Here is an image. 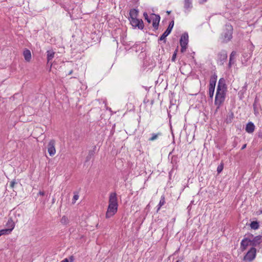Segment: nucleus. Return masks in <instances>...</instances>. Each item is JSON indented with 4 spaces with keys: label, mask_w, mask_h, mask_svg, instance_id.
Returning <instances> with one entry per match:
<instances>
[{
    "label": "nucleus",
    "mask_w": 262,
    "mask_h": 262,
    "mask_svg": "<svg viewBox=\"0 0 262 262\" xmlns=\"http://www.w3.org/2000/svg\"><path fill=\"white\" fill-rule=\"evenodd\" d=\"M259 214H262V210H259Z\"/></svg>",
    "instance_id": "44"
},
{
    "label": "nucleus",
    "mask_w": 262,
    "mask_h": 262,
    "mask_svg": "<svg viewBox=\"0 0 262 262\" xmlns=\"http://www.w3.org/2000/svg\"><path fill=\"white\" fill-rule=\"evenodd\" d=\"M74 195L73 196V202H72L73 204H74L75 203L76 201H77L79 198V195H78V192H74Z\"/></svg>",
    "instance_id": "29"
},
{
    "label": "nucleus",
    "mask_w": 262,
    "mask_h": 262,
    "mask_svg": "<svg viewBox=\"0 0 262 262\" xmlns=\"http://www.w3.org/2000/svg\"><path fill=\"white\" fill-rule=\"evenodd\" d=\"M96 149V146H94L93 147V149L89 151L88 155L86 157V162L89 161L91 160V159L93 157H94Z\"/></svg>",
    "instance_id": "21"
},
{
    "label": "nucleus",
    "mask_w": 262,
    "mask_h": 262,
    "mask_svg": "<svg viewBox=\"0 0 262 262\" xmlns=\"http://www.w3.org/2000/svg\"><path fill=\"white\" fill-rule=\"evenodd\" d=\"M60 262H69V259L65 258L63 260H61Z\"/></svg>",
    "instance_id": "39"
},
{
    "label": "nucleus",
    "mask_w": 262,
    "mask_h": 262,
    "mask_svg": "<svg viewBox=\"0 0 262 262\" xmlns=\"http://www.w3.org/2000/svg\"><path fill=\"white\" fill-rule=\"evenodd\" d=\"M23 55L25 58V59L29 62L30 61L31 59V53L29 50L25 49V50L23 52Z\"/></svg>",
    "instance_id": "20"
},
{
    "label": "nucleus",
    "mask_w": 262,
    "mask_h": 262,
    "mask_svg": "<svg viewBox=\"0 0 262 262\" xmlns=\"http://www.w3.org/2000/svg\"><path fill=\"white\" fill-rule=\"evenodd\" d=\"M250 227L254 230H256L259 228V225L257 221H253L250 223Z\"/></svg>",
    "instance_id": "25"
},
{
    "label": "nucleus",
    "mask_w": 262,
    "mask_h": 262,
    "mask_svg": "<svg viewBox=\"0 0 262 262\" xmlns=\"http://www.w3.org/2000/svg\"><path fill=\"white\" fill-rule=\"evenodd\" d=\"M143 16L145 18V19L147 21V22L148 23H150L151 21V19L149 17L148 15V14L147 12H144L143 13Z\"/></svg>",
    "instance_id": "27"
},
{
    "label": "nucleus",
    "mask_w": 262,
    "mask_h": 262,
    "mask_svg": "<svg viewBox=\"0 0 262 262\" xmlns=\"http://www.w3.org/2000/svg\"><path fill=\"white\" fill-rule=\"evenodd\" d=\"M16 183L15 182V180H13V181H12L11 182H10V187L11 188H13L14 187V185L15 184H16Z\"/></svg>",
    "instance_id": "34"
},
{
    "label": "nucleus",
    "mask_w": 262,
    "mask_h": 262,
    "mask_svg": "<svg viewBox=\"0 0 262 262\" xmlns=\"http://www.w3.org/2000/svg\"><path fill=\"white\" fill-rule=\"evenodd\" d=\"M177 52H178V49H176L172 55V56L171 58L172 61H175V60H176V58L177 57Z\"/></svg>",
    "instance_id": "32"
},
{
    "label": "nucleus",
    "mask_w": 262,
    "mask_h": 262,
    "mask_svg": "<svg viewBox=\"0 0 262 262\" xmlns=\"http://www.w3.org/2000/svg\"><path fill=\"white\" fill-rule=\"evenodd\" d=\"M234 113L231 111H229L228 115H227V117L225 120V122L227 124H230L232 123L234 119Z\"/></svg>",
    "instance_id": "19"
},
{
    "label": "nucleus",
    "mask_w": 262,
    "mask_h": 262,
    "mask_svg": "<svg viewBox=\"0 0 262 262\" xmlns=\"http://www.w3.org/2000/svg\"><path fill=\"white\" fill-rule=\"evenodd\" d=\"M255 125L252 122H248L246 126V131L248 133H252L254 132Z\"/></svg>",
    "instance_id": "18"
},
{
    "label": "nucleus",
    "mask_w": 262,
    "mask_h": 262,
    "mask_svg": "<svg viewBox=\"0 0 262 262\" xmlns=\"http://www.w3.org/2000/svg\"><path fill=\"white\" fill-rule=\"evenodd\" d=\"M68 217L64 215L61 217L60 222L62 224H66L68 223Z\"/></svg>",
    "instance_id": "30"
},
{
    "label": "nucleus",
    "mask_w": 262,
    "mask_h": 262,
    "mask_svg": "<svg viewBox=\"0 0 262 262\" xmlns=\"http://www.w3.org/2000/svg\"><path fill=\"white\" fill-rule=\"evenodd\" d=\"M249 236H250V237H253V235L252 234H250L249 235Z\"/></svg>",
    "instance_id": "45"
},
{
    "label": "nucleus",
    "mask_w": 262,
    "mask_h": 262,
    "mask_svg": "<svg viewBox=\"0 0 262 262\" xmlns=\"http://www.w3.org/2000/svg\"><path fill=\"white\" fill-rule=\"evenodd\" d=\"M38 194L40 195H45V192L44 191H40L38 193Z\"/></svg>",
    "instance_id": "38"
},
{
    "label": "nucleus",
    "mask_w": 262,
    "mask_h": 262,
    "mask_svg": "<svg viewBox=\"0 0 262 262\" xmlns=\"http://www.w3.org/2000/svg\"><path fill=\"white\" fill-rule=\"evenodd\" d=\"M249 242L250 246H252V247H256L262 242V236L260 235L256 236L252 239H250Z\"/></svg>",
    "instance_id": "10"
},
{
    "label": "nucleus",
    "mask_w": 262,
    "mask_h": 262,
    "mask_svg": "<svg viewBox=\"0 0 262 262\" xmlns=\"http://www.w3.org/2000/svg\"><path fill=\"white\" fill-rule=\"evenodd\" d=\"M7 226H8L10 228H11V224L7 222Z\"/></svg>",
    "instance_id": "41"
},
{
    "label": "nucleus",
    "mask_w": 262,
    "mask_h": 262,
    "mask_svg": "<svg viewBox=\"0 0 262 262\" xmlns=\"http://www.w3.org/2000/svg\"><path fill=\"white\" fill-rule=\"evenodd\" d=\"M236 54V52L234 51H233L231 52V53L230 55L229 61L233 62L232 60H233L234 57L235 56Z\"/></svg>",
    "instance_id": "31"
},
{
    "label": "nucleus",
    "mask_w": 262,
    "mask_h": 262,
    "mask_svg": "<svg viewBox=\"0 0 262 262\" xmlns=\"http://www.w3.org/2000/svg\"><path fill=\"white\" fill-rule=\"evenodd\" d=\"M247 146V144H245L243 145V146L241 148V149L243 150V149H244Z\"/></svg>",
    "instance_id": "40"
},
{
    "label": "nucleus",
    "mask_w": 262,
    "mask_h": 262,
    "mask_svg": "<svg viewBox=\"0 0 262 262\" xmlns=\"http://www.w3.org/2000/svg\"><path fill=\"white\" fill-rule=\"evenodd\" d=\"M180 46L181 47V52L182 53L185 52L186 51V50L187 48V45H180Z\"/></svg>",
    "instance_id": "33"
},
{
    "label": "nucleus",
    "mask_w": 262,
    "mask_h": 262,
    "mask_svg": "<svg viewBox=\"0 0 262 262\" xmlns=\"http://www.w3.org/2000/svg\"><path fill=\"white\" fill-rule=\"evenodd\" d=\"M139 14V11L136 9H132L129 11V20L132 19L133 18H137V16Z\"/></svg>",
    "instance_id": "17"
},
{
    "label": "nucleus",
    "mask_w": 262,
    "mask_h": 262,
    "mask_svg": "<svg viewBox=\"0 0 262 262\" xmlns=\"http://www.w3.org/2000/svg\"><path fill=\"white\" fill-rule=\"evenodd\" d=\"M233 63H234L233 62L229 61V63H228V68H230L231 67L232 64H233Z\"/></svg>",
    "instance_id": "37"
},
{
    "label": "nucleus",
    "mask_w": 262,
    "mask_h": 262,
    "mask_svg": "<svg viewBox=\"0 0 262 262\" xmlns=\"http://www.w3.org/2000/svg\"><path fill=\"white\" fill-rule=\"evenodd\" d=\"M192 58L194 59V61L195 63L196 64L195 60L194 59V57H193Z\"/></svg>",
    "instance_id": "46"
},
{
    "label": "nucleus",
    "mask_w": 262,
    "mask_h": 262,
    "mask_svg": "<svg viewBox=\"0 0 262 262\" xmlns=\"http://www.w3.org/2000/svg\"><path fill=\"white\" fill-rule=\"evenodd\" d=\"M174 26V20H172L169 24L167 29L158 39V42L163 41L164 43L166 42V37L170 34Z\"/></svg>",
    "instance_id": "4"
},
{
    "label": "nucleus",
    "mask_w": 262,
    "mask_h": 262,
    "mask_svg": "<svg viewBox=\"0 0 262 262\" xmlns=\"http://www.w3.org/2000/svg\"><path fill=\"white\" fill-rule=\"evenodd\" d=\"M151 15L155 16V18L152 19V27L155 30H157L158 29L159 23L160 21V16L159 14H156L155 13H152Z\"/></svg>",
    "instance_id": "12"
},
{
    "label": "nucleus",
    "mask_w": 262,
    "mask_h": 262,
    "mask_svg": "<svg viewBox=\"0 0 262 262\" xmlns=\"http://www.w3.org/2000/svg\"><path fill=\"white\" fill-rule=\"evenodd\" d=\"M55 54V52L52 50H48L47 52V64H50V67L52 66L51 61L54 58Z\"/></svg>",
    "instance_id": "13"
},
{
    "label": "nucleus",
    "mask_w": 262,
    "mask_h": 262,
    "mask_svg": "<svg viewBox=\"0 0 262 262\" xmlns=\"http://www.w3.org/2000/svg\"><path fill=\"white\" fill-rule=\"evenodd\" d=\"M248 86V84L247 82H245L244 86L243 87L242 91H244V92H245L247 90V88Z\"/></svg>",
    "instance_id": "36"
},
{
    "label": "nucleus",
    "mask_w": 262,
    "mask_h": 262,
    "mask_svg": "<svg viewBox=\"0 0 262 262\" xmlns=\"http://www.w3.org/2000/svg\"><path fill=\"white\" fill-rule=\"evenodd\" d=\"M258 137H260V138H262V135H258Z\"/></svg>",
    "instance_id": "47"
},
{
    "label": "nucleus",
    "mask_w": 262,
    "mask_h": 262,
    "mask_svg": "<svg viewBox=\"0 0 262 262\" xmlns=\"http://www.w3.org/2000/svg\"><path fill=\"white\" fill-rule=\"evenodd\" d=\"M233 27L230 24H226L225 28L221 35V42L223 43H226L230 41L232 38Z\"/></svg>",
    "instance_id": "2"
},
{
    "label": "nucleus",
    "mask_w": 262,
    "mask_h": 262,
    "mask_svg": "<svg viewBox=\"0 0 262 262\" xmlns=\"http://www.w3.org/2000/svg\"><path fill=\"white\" fill-rule=\"evenodd\" d=\"M188 43V34L187 32H185L181 35L180 44V45H187Z\"/></svg>",
    "instance_id": "16"
},
{
    "label": "nucleus",
    "mask_w": 262,
    "mask_h": 262,
    "mask_svg": "<svg viewBox=\"0 0 262 262\" xmlns=\"http://www.w3.org/2000/svg\"><path fill=\"white\" fill-rule=\"evenodd\" d=\"M72 73H73V70H71V71L69 72V73H68V75H71V74H72Z\"/></svg>",
    "instance_id": "42"
},
{
    "label": "nucleus",
    "mask_w": 262,
    "mask_h": 262,
    "mask_svg": "<svg viewBox=\"0 0 262 262\" xmlns=\"http://www.w3.org/2000/svg\"><path fill=\"white\" fill-rule=\"evenodd\" d=\"M217 76L214 73L210 78L209 85V97L212 99L213 97L214 90L216 85Z\"/></svg>",
    "instance_id": "3"
},
{
    "label": "nucleus",
    "mask_w": 262,
    "mask_h": 262,
    "mask_svg": "<svg viewBox=\"0 0 262 262\" xmlns=\"http://www.w3.org/2000/svg\"><path fill=\"white\" fill-rule=\"evenodd\" d=\"M118 206L108 204V206L106 212L105 217L108 219L113 216L117 211Z\"/></svg>",
    "instance_id": "7"
},
{
    "label": "nucleus",
    "mask_w": 262,
    "mask_h": 262,
    "mask_svg": "<svg viewBox=\"0 0 262 262\" xmlns=\"http://www.w3.org/2000/svg\"><path fill=\"white\" fill-rule=\"evenodd\" d=\"M109 204H113L118 206L117 202V194L116 192H112L110 194L109 197Z\"/></svg>",
    "instance_id": "15"
},
{
    "label": "nucleus",
    "mask_w": 262,
    "mask_h": 262,
    "mask_svg": "<svg viewBox=\"0 0 262 262\" xmlns=\"http://www.w3.org/2000/svg\"><path fill=\"white\" fill-rule=\"evenodd\" d=\"M8 223L11 224V228L5 229L0 230V236L3 235H6L11 232L14 227V223L13 222L11 219L8 220Z\"/></svg>",
    "instance_id": "11"
},
{
    "label": "nucleus",
    "mask_w": 262,
    "mask_h": 262,
    "mask_svg": "<svg viewBox=\"0 0 262 262\" xmlns=\"http://www.w3.org/2000/svg\"><path fill=\"white\" fill-rule=\"evenodd\" d=\"M55 145V141L53 139L51 140L48 144V151L50 156H54L56 152Z\"/></svg>",
    "instance_id": "9"
},
{
    "label": "nucleus",
    "mask_w": 262,
    "mask_h": 262,
    "mask_svg": "<svg viewBox=\"0 0 262 262\" xmlns=\"http://www.w3.org/2000/svg\"><path fill=\"white\" fill-rule=\"evenodd\" d=\"M258 99L257 98V97H256L254 99V102L253 104V109H254V114L255 115H258L259 113L258 111L257 107V103L258 102Z\"/></svg>",
    "instance_id": "22"
},
{
    "label": "nucleus",
    "mask_w": 262,
    "mask_h": 262,
    "mask_svg": "<svg viewBox=\"0 0 262 262\" xmlns=\"http://www.w3.org/2000/svg\"><path fill=\"white\" fill-rule=\"evenodd\" d=\"M166 13L169 15V14H170V13H171V11H166Z\"/></svg>",
    "instance_id": "43"
},
{
    "label": "nucleus",
    "mask_w": 262,
    "mask_h": 262,
    "mask_svg": "<svg viewBox=\"0 0 262 262\" xmlns=\"http://www.w3.org/2000/svg\"><path fill=\"white\" fill-rule=\"evenodd\" d=\"M227 91L226 80L224 78H221L218 82L215 97L214 104L216 106V111L220 109L223 104Z\"/></svg>",
    "instance_id": "1"
},
{
    "label": "nucleus",
    "mask_w": 262,
    "mask_h": 262,
    "mask_svg": "<svg viewBox=\"0 0 262 262\" xmlns=\"http://www.w3.org/2000/svg\"><path fill=\"white\" fill-rule=\"evenodd\" d=\"M130 23L132 26L135 28H138L140 30H143L144 27V25L142 19L133 18L130 19Z\"/></svg>",
    "instance_id": "6"
},
{
    "label": "nucleus",
    "mask_w": 262,
    "mask_h": 262,
    "mask_svg": "<svg viewBox=\"0 0 262 262\" xmlns=\"http://www.w3.org/2000/svg\"><path fill=\"white\" fill-rule=\"evenodd\" d=\"M207 0H203V2H206Z\"/></svg>",
    "instance_id": "49"
},
{
    "label": "nucleus",
    "mask_w": 262,
    "mask_h": 262,
    "mask_svg": "<svg viewBox=\"0 0 262 262\" xmlns=\"http://www.w3.org/2000/svg\"><path fill=\"white\" fill-rule=\"evenodd\" d=\"M256 254V248L255 247H251L244 256L243 260L251 262L255 258Z\"/></svg>",
    "instance_id": "5"
},
{
    "label": "nucleus",
    "mask_w": 262,
    "mask_h": 262,
    "mask_svg": "<svg viewBox=\"0 0 262 262\" xmlns=\"http://www.w3.org/2000/svg\"><path fill=\"white\" fill-rule=\"evenodd\" d=\"M165 196L164 195H163L161 198V200L160 201V202L159 203V205H158V207L157 208V212H158L159 211V210H160V208L165 204Z\"/></svg>",
    "instance_id": "24"
},
{
    "label": "nucleus",
    "mask_w": 262,
    "mask_h": 262,
    "mask_svg": "<svg viewBox=\"0 0 262 262\" xmlns=\"http://www.w3.org/2000/svg\"><path fill=\"white\" fill-rule=\"evenodd\" d=\"M69 262H73L74 260V256L73 255H71L69 257Z\"/></svg>",
    "instance_id": "35"
},
{
    "label": "nucleus",
    "mask_w": 262,
    "mask_h": 262,
    "mask_svg": "<svg viewBox=\"0 0 262 262\" xmlns=\"http://www.w3.org/2000/svg\"><path fill=\"white\" fill-rule=\"evenodd\" d=\"M192 0H184V8L186 9H188L189 8H192Z\"/></svg>",
    "instance_id": "23"
},
{
    "label": "nucleus",
    "mask_w": 262,
    "mask_h": 262,
    "mask_svg": "<svg viewBox=\"0 0 262 262\" xmlns=\"http://www.w3.org/2000/svg\"><path fill=\"white\" fill-rule=\"evenodd\" d=\"M250 238L248 237L244 238L241 243L240 249L242 251H244L247 248L248 246H250Z\"/></svg>",
    "instance_id": "14"
},
{
    "label": "nucleus",
    "mask_w": 262,
    "mask_h": 262,
    "mask_svg": "<svg viewBox=\"0 0 262 262\" xmlns=\"http://www.w3.org/2000/svg\"><path fill=\"white\" fill-rule=\"evenodd\" d=\"M161 133H158L157 134H154V133L152 134L151 137L150 138H149L148 140L149 141H152L155 140H156L157 139V138L158 137V136H161Z\"/></svg>",
    "instance_id": "26"
},
{
    "label": "nucleus",
    "mask_w": 262,
    "mask_h": 262,
    "mask_svg": "<svg viewBox=\"0 0 262 262\" xmlns=\"http://www.w3.org/2000/svg\"><path fill=\"white\" fill-rule=\"evenodd\" d=\"M223 168H224V164L223 163H221L220 165H219L217 166V173H219L221 172L223 169Z\"/></svg>",
    "instance_id": "28"
},
{
    "label": "nucleus",
    "mask_w": 262,
    "mask_h": 262,
    "mask_svg": "<svg viewBox=\"0 0 262 262\" xmlns=\"http://www.w3.org/2000/svg\"><path fill=\"white\" fill-rule=\"evenodd\" d=\"M217 57L220 65H223L224 62H225L227 59L228 55L227 51L225 50H222L218 53Z\"/></svg>",
    "instance_id": "8"
},
{
    "label": "nucleus",
    "mask_w": 262,
    "mask_h": 262,
    "mask_svg": "<svg viewBox=\"0 0 262 262\" xmlns=\"http://www.w3.org/2000/svg\"><path fill=\"white\" fill-rule=\"evenodd\" d=\"M176 262H181V261H180V260H177Z\"/></svg>",
    "instance_id": "48"
}]
</instances>
